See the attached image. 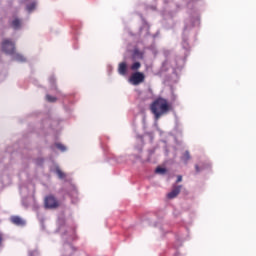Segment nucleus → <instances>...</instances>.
Here are the masks:
<instances>
[{
    "label": "nucleus",
    "instance_id": "f257e3e1",
    "mask_svg": "<svg viewBox=\"0 0 256 256\" xmlns=\"http://www.w3.org/2000/svg\"><path fill=\"white\" fill-rule=\"evenodd\" d=\"M150 111L153 113L155 120L159 121L163 115L173 111V106L163 97L156 98L150 105Z\"/></svg>",
    "mask_w": 256,
    "mask_h": 256
},
{
    "label": "nucleus",
    "instance_id": "f03ea898",
    "mask_svg": "<svg viewBox=\"0 0 256 256\" xmlns=\"http://www.w3.org/2000/svg\"><path fill=\"white\" fill-rule=\"evenodd\" d=\"M44 207L45 209H58L61 207V202L54 195H47L44 198Z\"/></svg>",
    "mask_w": 256,
    "mask_h": 256
},
{
    "label": "nucleus",
    "instance_id": "7ed1b4c3",
    "mask_svg": "<svg viewBox=\"0 0 256 256\" xmlns=\"http://www.w3.org/2000/svg\"><path fill=\"white\" fill-rule=\"evenodd\" d=\"M145 81V74L143 72H134L129 78V82L132 85H141Z\"/></svg>",
    "mask_w": 256,
    "mask_h": 256
},
{
    "label": "nucleus",
    "instance_id": "20e7f679",
    "mask_svg": "<svg viewBox=\"0 0 256 256\" xmlns=\"http://www.w3.org/2000/svg\"><path fill=\"white\" fill-rule=\"evenodd\" d=\"M2 50L4 51V53H7L8 55H13V53H15V43H13L9 39H5L2 42Z\"/></svg>",
    "mask_w": 256,
    "mask_h": 256
},
{
    "label": "nucleus",
    "instance_id": "39448f33",
    "mask_svg": "<svg viewBox=\"0 0 256 256\" xmlns=\"http://www.w3.org/2000/svg\"><path fill=\"white\" fill-rule=\"evenodd\" d=\"M10 221L11 223H13V225H16L17 227H25L26 225L25 220L20 216H11Z\"/></svg>",
    "mask_w": 256,
    "mask_h": 256
},
{
    "label": "nucleus",
    "instance_id": "423d86ee",
    "mask_svg": "<svg viewBox=\"0 0 256 256\" xmlns=\"http://www.w3.org/2000/svg\"><path fill=\"white\" fill-rule=\"evenodd\" d=\"M181 188H182L181 185L173 186L172 191L167 194L168 199H175V197H177V195L181 193Z\"/></svg>",
    "mask_w": 256,
    "mask_h": 256
},
{
    "label": "nucleus",
    "instance_id": "0eeeda50",
    "mask_svg": "<svg viewBox=\"0 0 256 256\" xmlns=\"http://www.w3.org/2000/svg\"><path fill=\"white\" fill-rule=\"evenodd\" d=\"M118 73H119V75H127V63L126 62H121L118 65Z\"/></svg>",
    "mask_w": 256,
    "mask_h": 256
},
{
    "label": "nucleus",
    "instance_id": "6e6552de",
    "mask_svg": "<svg viewBox=\"0 0 256 256\" xmlns=\"http://www.w3.org/2000/svg\"><path fill=\"white\" fill-rule=\"evenodd\" d=\"M11 27L12 29H21V19L19 18H15L12 22H11Z\"/></svg>",
    "mask_w": 256,
    "mask_h": 256
},
{
    "label": "nucleus",
    "instance_id": "1a4fd4ad",
    "mask_svg": "<svg viewBox=\"0 0 256 256\" xmlns=\"http://www.w3.org/2000/svg\"><path fill=\"white\" fill-rule=\"evenodd\" d=\"M134 59H143V52L139 51L138 49H135L133 52Z\"/></svg>",
    "mask_w": 256,
    "mask_h": 256
},
{
    "label": "nucleus",
    "instance_id": "9d476101",
    "mask_svg": "<svg viewBox=\"0 0 256 256\" xmlns=\"http://www.w3.org/2000/svg\"><path fill=\"white\" fill-rule=\"evenodd\" d=\"M131 71H139L141 69V63L140 62H134L131 67Z\"/></svg>",
    "mask_w": 256,
    "mask_h": 256
},
{
    "label": "nucleus",
    "instance_id": "9b49d317",
    "mask_svg": "<svg viewBox=\"0 0 256 256\" xmlns=\"http://www.w3.org/2000/svg\"><path fill=\"white\" fill-rule=\"evenodd\" d=\"M35 7H37V3L36 2H32L31 4L26 6V9L29 13H31V11H35Z\"/></svg>",
    "mask_w": 256,
    "mask_h": 256
},
{
    "label": "nucleus",
    "instance_id": "f8f14e48",
    "mask_svg": "<svg viewBox=\"0 0 256 256\" xmlns=\"http://www.w3.org/2000/svg\"><path fill=\"white\" fill-rule=\"evenodd\" d=\"M191 159V154H189V151H185L182 156V161L187 163Z\"/></svg>",
    "mask_w": 256,
    "mask_h": 256
},
{
    "label": "nucleus",
    "instance_id": "ddd939ff",
    "mask_svg": "<svg viewBox=\"0 0 256 256\" xmlns=\"http://www.w3.org/2000/svg\"><path fill=\"white\" fill-rule=\"evenodd\" d=\"M56 175H58L59 179H65L66 175L61 171L59 167L56 168Z\"/></svg>",
    "mask_w": 256,
    "mask_h": 256
},
{
    "label": "nucleus",
    "instance_id": "4468645a",
    "mask_svg": "<svg viewBox=\"0 0 256 256\" xmlns=\"http://www.w3.org/2000/svg\"><path fill=\"white\" fill-rule=\"evenodd\" d=\"M46 100L49 102V103H55V101H57V97H54V96H51L49 94L46 95Z\"/></svg>",
    "mask_w": 256,
    "mask_h": 256
},
{
    "label": "nucleus",
    "instance_id": "2eb2a0df",
    "mask_svg": "<svg viewBox=\"0 0 256 256\" xmlns=\"http://www.w3.org/2000/svg\"><path fill=\"white\" fill-rule=\"evenodd\" d=\"M156 173H160L161 175L167 173V169L165 168H161V167H157L156 168Z\"/></svg>",
    "mask_w": 256,
    "mask_h": 256
},
{
    "label": "nucleus",
    "instance_id": "dca6fc26",
    "mask_svg": "<svg viewBox=\"0 0 256 256\" xmlns=\"http://www.w3.org/2000/svg\"><path fill=\"white\" fill-rule=\"evenodd\" d=\"M57 149H60V151H67V148L65 147V145L58 143L56 144Z\"/></svg>",
    "mask_w": 256,
    "mask_h": 256
},
{
    "label": "nucleus",
    "instance_id": "f3484780",
    "mask_svg": "<svg viewBox=\"0 0 256 256\" xmlns=\"http://www.w3.org/2000/svg\"><path fill=\"white\" fill-rule=\"evenodd\" d=\"M183 181V176L179 175L177 177L176 183H181Z\"/></svg>",
    "mask_w": 256,
    "mask_h": 256
},
{
    "label": "nucleus",
    "instance_id": "a211bd4d",
    "mask_svg": "<svg viewBox=\"0 0 256 256\" xmlns=\"http://www.w3.org/2000/svg\"><path fill=\"white\" fill-rule=\"evenodd\" d=\"M195 170L196 173H201V168L199 167V165H195Z\"/></svg>",
    "mask_w": 256,
    "mask_h": 256
},
{
    "label": "nucleus",
    "instance_id": "6ab92c4d",
    "mask_svg": "<svg viewBox=\"0 0 256 256\" xmlns=\"http://www.w3.org/2000/svg\"><path fill=\"white\" fill-rule=\"evenodd\" d=\"M1 241H3V236L0 234V244H1Z\"/></svg>",
    "mask_w": 256,
    "mask_h": 256
}]
</instances>
